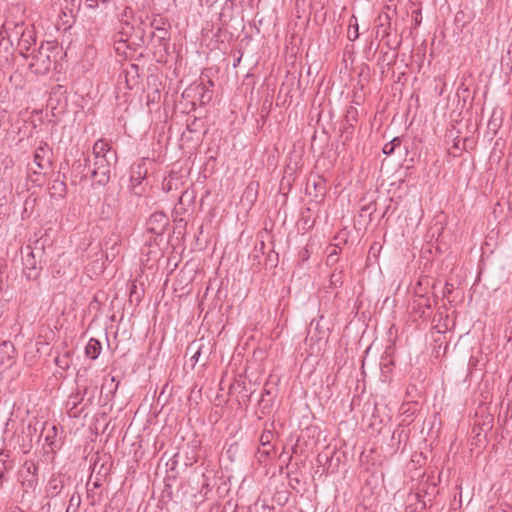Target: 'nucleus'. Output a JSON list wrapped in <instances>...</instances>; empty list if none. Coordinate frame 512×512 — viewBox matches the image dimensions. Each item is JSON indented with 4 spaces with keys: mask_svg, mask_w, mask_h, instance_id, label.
Here are the masks:
<instances>
[{
    "mask_svg": "<svg viewBox=\"0 0 512 512\" xmlns=\"http://www.w3.org/2000/svg\"><path fill=\"white\" fill-rule=\"evenodd\" d=\"M413 18H414L415 27L419 26L421 24V20H422L421 11L420 10H415L413 12Z\"/></svg>",
    "mask_w": 512,
    "mask_h": 512,
    "instance_id": "61",
    "label": "nucleus"
},
{
    "mask_svg": "<svg viewBox=\"0 0 512 512\" xmlns=\"http://www.w3.org/2000/svg\"><path fill=\"white\" fill-rule=\"evenodd\" d=\"M50 195L53 198H64L67 193V185L65 181L59 180L58 178L53 180L51 185Z\"/></svg>",
    "mask_w": 512,
    "mask_h": 512,
    "instance_id": "26",
    "label": "nucleus"
},
{
    "mask_svg": "<svg viewBox=\"0 0 512 512\" xmlns=\"http://www.w3.org/2000/svg\"><path fill=\"white\" fill-rule=\"evenodd\" d=\"M310 208H305L302 212H301V221L303 222V228L304 229H311L314 225V221H311L310 220Z\"/></svg>",
    "mask_w": 512,
    "mask_h": 512,
    "instance_id": "48",
    "label": "nucleus"
},
{
    "mask_svg": "<svg viewBox=\"0 0 512 512\" xmlns=\"http://www.w3.org/2000/svg\"><path fill=\"white\" fill-rule=\"evenodd\" d=\"M58 54L59 48L56 42H42L40 47L34 49L29 55L31 62L28 66L36 75H45L50 71L52 64L57 62Z\"/></svg>",
    "mask_w": 512,
    "mask_h": 512,
    "instance_id": "2",
    "label": "nucleus"
},
{
    "mask_svg": "<svg viewBox=\"0 0 512 512\" xmlns=\"http://www.w3.org/2000/svg\"><path fill=\"white\" fill-rule=\"evenodd\" d=\"M156 237V235H150L146 240V245L150 248L157 247L160 250V245L164 240H159L158 238L156 239Z\"/></svg>",
    "mask_w": 512,
    "mask_h": 512,
    "instance_id": "54",
    "label": "nucleus"
},
{
    "mask_svg": "<svg viewBox=\"0 0 512 512\" xmlns=\"http://www.w3.org/2000/svg\"><path fill=\"white\" fill-rule=\"evenodd\" d=\"M52 150L49 148L47 143L41 144L34 153V163L37 165L40 171H34V173H41L49 169L52 165Z\"/></svg>",
    "mask_w": 512,
    "mask_h": 512,
    "instance_id": "12",
    "label": "nucleus"
},
{
    "mask_svg": "<svg viewBox=\"0 0 512 512\" xmlns=\"http://www.w3.org/2000/svg\"><path fill=\"white\" fill-rule=\"evenodd\" d=\"M150 26L153 31H156L160 30V28H168L170 27V24L167 19L161 17L160 15H154L150 22Z\"/></svg>",
    "mask_w": 512,
    "mask_h": 512,
    "instance_id": "40",
    "label": "nucleus"
},
{
    "mask_svg": "<svg viewBox=\"0 0 512 512\" xmlns=\"http://www.w3.org/2000/svg\"><path fill=\"white\" fill-rule=\"evenodd\" d=\"M87 499L91 506H95L100 501V495L96 498L93 489L87 488Z\"/></svg>",
    "mask_w": 512,
    "mask_h": 512,
    "instance_id": "57",
    "label": "nucleus"
},
{
    "mask_svg": "<svg viewBox=\"0 0 512 512\" xmlns=\"http://www.w3.org/2000/svg\"><path fill=\"white\" fill-rule=\"evenodd\" d=\"M190 90H193L195 95L199 97L201 105H206L212 100L213 90L207 87V85L203 82L202 79L200 83L192 86Z\"/></svg>",
    "mask_w": 512,
    "mask_h": 512,
    "instance_id": "21",
    "label": "nucleus"
},
{
    "mask_svg": "<svg viewBox=\"0 0 512 512\" xmlns=\"http://www.w3.org/2000/svg\"><path fill=\"white\" fill-rule=\"evenodd\" d=\"M335 454H336L335 451H332V452L323 451L318 454L317 463L324 467L323 472L328 474V473H334L337 470L339 462H340V458L337 457L336 463L334 464V455Z\"/></svg>",
    "mask_w": 512,
    "mask_h": 512,
    "instance_id": "18",
    "label": "nucleus"
},
{
    "mask_svg": "<svg viewBox=\"0 0 512 512\" xmlns=\"http://www.w3.org/2000/svg\"><path fill=\"white\" fill-rule=\"evenodd\" d=\"M109 386H110V393H111L112 395H114V394L116 393L117 389H118L119 381H116V378H115L114 376H112V377L110 378V384H109Z\"/></svg>",
    "mask_w": 512,
    "mask_h": 512,
    "instance_id": "59",
    "label": "nucleus"
},
{
    "mask_svg": "<svg viewBox=\"0 0 512 512\" xmlns=\"http://www.w3.org/2000/svg\"><path fill=\"white\" fill-rule=\"evenodd\" d=\"M71 476L59 473L58 475H53L47 485V494L50 498H55L59 496L62 491L71 484Z\"/></svg>",
    "mask_w": 512,
    "mask_h": 512,
    "instance_id": "11",
    "label": "nucleus"
},
{
    "mask_svg": "<svg viewBox=\"0 0 512 512\" xmlns=\"http://www.w3.org/2000/svg\"><path fill=\"white\" fill-rule=\"evenodd\" d=\"M15 354V347L12 342L10 341H2V365L5 364L4 356L7 357L8 364L7 366L10 367L13 364Z\"/></svg>",
    "mask_w": 512,
    "mask_h": 512,
    "instance_id": "31",
    "label": "nucleus"
},
{
    "mask_svg": "<svg viewBox=\"0 0 512 512\" xmlns=\"http://www.w3.org/2000/svg\"><path fill=\"white\" fill-rule=\"evenodd\" d=\"M147 167L146 160L142 159L139 163H134L131 166V174H130V183L131 190L136 195L142 194V189H140V185L142 181L147 177Z\"/></svg>",
    "mask_w": 512,
    "mask_h": 512,
    "instance_id": "10",
    "label": "nucleus"
},
{
    "mask_svg": "<svg viewBox=\"0 0 512 512\" xmlns=\"http://www.w3.org/2000/svg\"><path fill=\"white\" fill-rule=\"evenodd\" d=\"M176 475H167L164 479V488L161 493V501L162 502H169L173 499V489L172 485L169 483L170 480H175Z\"/></svg>",
    "mask_w": 512,
    "mask_h": 512,
    "instance_id": "32",
    "label": "nucleus"
},
{
    "mask_svg": "<svg viewBox=\"0 0 512 512\" xmlns=\"http://www.w3.org/2000/svg\"><path fill=\"white\" fill-rule=\"evenodd\" d=\"M203 337L192 341L186 348V355L190 356V362L192 368L199 361L202 356Z\"/></svg>",
    "mask_w": 512,
    "mask_h": 512,
    "instance_id": "20",
    "label": "nucleus"
},
{
    "mask_svg": "<svg viewBox=\"0 0 512 512\" xmlns=\"http://www.w3.org/2000/svg\"><path fill=\"white\" fill-rule=\"evenodd\" d=\"M358 110L354 106L346 109L340 128V137L343 139V145L353 138L354 126L358 121Z\"/></svg>",
    "mask_w": 512,
    "mask_h": 512,
    "instance_id": "7",
    "label": "nucleus"
},
{
    "mask_svg": "<svg viewBox=\"0 0 512 512\" xmlns=\"http://www.w3.org/2000/svg\"><path fill=\"white\" fill-rule=\"evenodd\" d=\"M110 151L111 147L105 140H97L93 145L94 160H96V157L108 158L107 154L110 153Z\"/></svg>",
    "mask_w": 512,
    "mask_h": 512,
    "instance_id": "27",
    "label": "nucleus"
},
{
    "mask_svg": "<svg viewBox=\"0 0 512 512\" xmlns=\"http://www.w3.org/2000/svg\"><path fill=\"white\" fill-rule=\"evenodd\" d=\"M20 440L24 442V437L22 435L16 434V431L12 433L11 438L6 442V438H2V442L5 447H2L1 455L6 459L2 460V469L10 470L14 466L15 458L19 454L27 453V450L24 448V444H20Z\"/></svg>",
    "mask_w": 512,
    "mask_h": 512,
    "instance_id": "4",
    "label": "nucleus"
},
{
    "mask_svg": "<svg viewBox=\"0 0 512 512\" xmlns=\"http://www.w3.org/2000/svg\"><path fill=\"white\" fill-rule=\"evenodd\" d=\"M115 0H85L86 6L89 9H96L102 7L103 9L114 3Z\"/></svg>",
    "mask_w": 512,
    "mask_h": 512,
    "instance_id": "43",
    "label": "nucleus"
},
{
    "mask_svg": "<svg viewBox=\"0 0 512 512\" xmlns=\"http://www.w3.org/2000/svg\"><path fill=\"white\" fill-rule=\"evenodd\" d=\"M151 39L158 48L155 53H159L161 58L166 57L169 54L170 48V32L168 28H160V30L153 31L151 33Z\"/></svg>",
    "mask_w": 512,
    "mask_h": 512,
    "instance_id": "13",
    "label": "nucleus"
},
{
    "mask_svg": "<svg viewBox=\"0 0 512 512\" xmlns=\"http://www.w3.org/2000/svg\"><path fill=\"white\" fill-rule=\"evenodd\" d=\"M434 303H437V301H431L429 297L420 295L419 299L415 301L414 309L419 314L420 318L425 319L428 317L426 310H431Z\"/></svg>",
    "mask_w": 512,
    "mask_h": 512,
    "instance_id": "22",
    "label": "nucleus"
},
{
    "mask_svg": "<svg viewBox=\"0 0 512 512\" xmlns=\"http://www.w3.org/2000/svg\"><path fill=\"white\" fill-rule=\"evenodd\" d=\"M204 126V121L201 118L193 116L192 119L187 120V130L191 133L198 132Z\"/></svg>",
    "mask_w": 512,
    "mask_h": 512,
    "instance_id": "42",
    "label": "nucleus"
},
{
    "mask_svg": "<svg viewBox=\"0 0 512 512\" xmlns=\"http://www.w3.org/2000/svg\"><path fill=\"white\" fill-rule=\"evenodd\" d=\"M232 512H252V510L250 507H238L235 505Z\"/></svg>",
    "mask_w": 512,
    "mask_h": 512,
    "instance_id": "64",
    "label": "nucleus"
},
{
    "mask_svg": "<svg viewBox=\"0 0 512 512\" xmlns=\"http://www.w3.org/2000/svg\"><path fill=\"white\" fill-rule=\"evenodd\" d=\"M133 17H134L133 9L129 6H126L120 15V22L122 23L123 20H128V22H130V19H132Z\"/></svg>",
    "mask_w": 512,
    "mask_h": 512,
    "instance_id": "55",
    "label": "nucleus"
},
{
    "mask_svg": "<svg viewBox=\"0 0 512 512\" xmlns=\"http://www.w3.org/2000/svg\"><path fill=\"white\" fill-rule=\"evenodd\" d=\"M230 390L237 392V401L239 405L248 408L252 395L256 391V384L251 380L236 381L231 385Z\"/></svg>",
    "mask_w": 512,
    "mask_h": 512,
    "instance_id": "9",
    "label": "nucleus"
},
{
    "mask_svg": "<svg viewBox=\"0 0 512 512\" xmlns=\"http://www.w3.org/2000/svg\"><path fill=\"white\" fill-rule=\"evenodd\" d=\"M265 243L261 240L258 244L255 245L253 251L249 254V261L251 263L252 268H258L262 262L261 258L265 254Z\"/></svg>",
    "mask_w": 512,
    "mask_h": 512,
    "instance_id": "23",
    "label": "nucleus"
},
{
    "mask_svg": "<svg viewBox=\"0 0 512 512\" xmlns=\"http://www.w3.org/2000/svg\"><path fill=\"white\" fill-rule=\"evenodd\" d=\"M111 165L109 158L96 157L94 168L91 170V177L96 183L105 186L110 181Z\"/></svg>",
    "mask_w": 512,
    "mask_h": 512,
    "instance_id": "8",
    "label": "nucleus"
},
{
    "mask_svg": "<svg viewBox=\"0 0 512 512\" xmlns=\"http://www.w3.org/2000/svg\"><path fill=\"white\" fill-rule=\"evenodd\" d=\"M16 424V421L15 420H12V419H9L6 423H5V429H4V434L5 435H8L11 431L12 428H14Z\"/></svg>",
    "mask_w": 512,
    "mask_h": 512,
    "instance_id": "60",
    "label": "nucleus"
},
{
    "mask_svg": "<svg viewBox=\"0 0 512 512\" xmlns=\"http://www.w3.org/2000/svg\"><path fill=\"white\" fill-rule=\"evenodd\" d=\"M453 290H454L453 284L446 282L444 289H443V296L446 297V296L450 295L453 292Z\"/></svg>",
    "mask_w": 512,
    "mask_h": 512,
    "instance_id": "62",
    "label": "nucleus"
},
{
    "mask_svg": "<svg viewBox=\"0 0 512 512\" xmlns=\"http://www.w3.org/2000/svg\"><path fill=\"white\" fill-rule=\"evenodd\" d=\"M80 505L81 495L78 491H75L69 499V504L65 512H78Z\"/></svg>",
    "mask_w": 512,
    "mask_h": 512,
    "instance_id": "38",
    "label": "nucleus"
},
{
    "mask_svg": "<svg viewBox=\"0 0 512 512\" xmlns=\"http://www.w3.org/2000/svg\"><path fill=\"white\" fill-rule=\"evenodd\" d=\"M258 190L259 183L252 181L245 188L242 198L252 206L257 200Z\"/></svg>",
    "mask_w": 512,
    "mask_h": 512,
    "instance_id": "25",
    "label": "nucleus"
},
{
    "mask_svg": "<svg viewBox=\"0 0 512 512\" xmlns=\"http://www.w3.org/2000/svg\"><path fill=\"white\" fill-rule=\"evenodd\" d=\"M102 346L101 342L96 338H90L85 346V355L91 360H95L100 355Z\"/></svg>",
    "mask_w": 512,
    "mask_h": 512,
    "instance_id": "24",
    "label": "nucleus"
},
{
    "mask_svg": "<svg viewBox=\"0 0 512 512\" xmlns=\"http://www.w3.org/2000/svg\"><path fill=\"white\" fill-rule=\"evenodd\" d=\"M312 186L315 190V195L314 197L317 198V197H324L325 193H326V180L323 176H317L313 182H312Z\"/></svg>",
    "mask_w": 512,
    "mask_h": 512,
    "instance_id": "33",
    "label": "nucleus"
},
{
    "mask_svg": "<svg viewBox=\"0 0 512 512\" xmlns=\"http://www.w3.org/2000/svg\"><path fill=\"white\" fill-rule=\"evenodd\" d=\"M347 236H348V233L346 231H341L340 233H338V235L335 237V239L339 240V242L333 244L332 248H336L340 253L341 249H342L341 245L347 243Z\"/></svg>",
    "mask_w": 512,
    "mask_h": 512,
    "instance_id": "50",
    "label": "nucleus"
},
{
    "mask_svg": "<svg viewBox=\"0 0 512 512\" xmlns=\"http://www.w3.org/2000/svg\"><path fill=\"white\" fill-rule=\"evenodd\" d=\"M211 348L212 346L210 341L203 338L202 356L205 357L206 361L208 360L211 353Z\"/></svg>",
    "mask_w": 512,
    "mask_h": 512,
    "instance_id": "56",
    "label": "nucleus"
},
{
    "mask_svg": "<svg viewBox=\"0 0 512 512\" xmlns=\"http://www.w3.org/2000/svg\"><path fill=\"white\" fill-rule=\"evenodd\" d=\"M339 254L340 253L336 248H332V250L327 255L326 264L334 265L335 263H337Z\"/></svg>",
    "mask_w": 512,
    "mask_h": 512,
    "instance_id": "53",
    "label": "nucleus"
},
{
    "mask_svg": "<svg viewBox=\"0 0 512 512\" xmlns=\"http://www.w3.org/2000/svg\"><path fill=\"white\" fill-rule=\"evenodd\" d=\"M139 66L137 64H129L119 75L118 82H125L128 89H133L139 83Z\"/></svg>",
    "mask_w": 512,
    "mask_h": 512,
    "instance_id": "14",
    "label": "nucleus"
},
{
    "mask_svg": "<svg viewBox=\"0 0 512 512\" xmlns=\"http://www.w3.org/2000/svg\"><path fill=\"white\" fill-rule=\"evenodd\" d=\"M267 386L268 384L266 383L258 401V412L261 416L270 414L276 396L275 393H273Z\"/></svg>",
    "mask_w": 512,
    "mask_h": 512,
    "instance_id": "16",
    "label": "nucleus"
},
{
    "mask_svg": "<svg viewBox=\"0 0 512 512\" xmlns=\"http://www.w3.org/2000/svg\"><path fill=\"white\" fill-rule=\"evenodd\" d=\"M347 236H348V233L346 231H341L340 233H338V235L335 237V239L339 240V242L333 244L332 248H336L340 253L341 249H342L341 245L347 243Z\"/></svg>",
    "mask_w": 512,
    "mask_h": 512,
    "instance_id": "51",
    "label": "nucleus"
},
{
    "mask_svg": "<svg viewBox=\"0 0 512 512\" xmlns=\"http://www.w3.org/2000/svg\"><path fill=\"white\" fill-rule=\"evenodd\" d=\"M97 387H92L91 389H89L88 387H85L84 388V391H83V396L81 398H79V395H75L74 397H70V399L74 398L75 401H73V408L76 407V405L78 403H80L81 401L84 400L85 396L88 395L89 392L90 395L88 397V402L91 403L92 402V399L94 398V394H95V391H96Z\"/></svg>",
    "mask_w": 512,
    "mask_h": 512,
    "instance_id": "44",
    "label": "nucleus"
},
{
    "mask_svg": "<svg viewBox=\"0 0 512 512\" xmlns=\"http://www.w3.org/2000/svg\"><path fill=\"white\" fill-rule=\"evenodd\" d=\"M427 457L423 452H414L411 456V463L415 466L422 467L426 464Z\"/></svg>",
    "mask_w": 512,
    "mask_h": 512,
    "instance_id": "47",
    "label": "nucleus"
},
{
    "mask_svg": "<svg viewBox=\"0 0 512 512\" xmlns=\"http://www.w3.org/2000/svg\"><path fill=\"white\" fill-rule=\"evenodd\" d=\"M175 228L174 230H177L178 233H181L182 229H185L187 223L183 218L175 219L174 220Z\"/></svg>",
    "mask_w": 512,
    "mask_h": 512,
    "instance_id": "58",
    "label": "nucleus"
},
{
    "mask_svg": "<svg viewBox=\"0 0 512 512\" xmlns=\"http://www.w3.org/2000/svg\"><path fill=\"white\" fill-rule=\"evenodd\" d=\"M27 255L26 258L23 260V273L27 277V279H36L39 274L41 268L37 266V263L35 261L34 252L31 250L30 246H27Z\"/></svg>",
    "mask_w": 512,
    "mask_h": 512,
    "instance_id": "17",
    "label": "nucleus"
},
{
    "mask_svg": "<svg viewBox=\"0 0 512 512\" xmlns=\"http://www.w3.org/2000/svg\"><path fill=\"white\" fill-rule=\"evenodd\" d=\"M178 454H175L168 462H167V475H173L175 474L177 476L176 467L178 464L177 460Z\"/></svg>",
    "mask_w": 512,
    "mask_h": 512,
    "instance_id": "52",
    "label": "nucleus"
},
{
    "mask_svg": "<svg viewBox=\"0 0 512 512\" xmlns=\"http://www.w3.org/2000/svg\"><path fill=\"white\" fill-rule=\"evenodd\" d=\"M69 357H70L69 353L64 354L62 357H56L55 358L56 365L63 370L68 369L70 366Z\"/></svg>",
    "mask_w": 512,
    "mask_h": 512,
    "instance_id": "49",
    "label": "nucleus"
},
{
    "mask_svg": "<svg viewBox=\"0 0 512 512\" xmlns=\"http://www.w3.org/2000/svg\"><path fill=\"white\" fill-rule=\"evenodd\" d=\"M279 256L273 249H271L265 257L264 265L270 268H275L278 265Z\"/></svg>",
    "mask_w": 512,
    "mask_h": 512,
    "instance_id": "45",
    "label": "nucleus"
},
{
    "mask_svg": "<svg viewBox=\"0 0 512 512\" xmlns=\"http://www.w3.org/2000/svg\"><path fill=\"white\" fill-rule=\"evenodd\" d=\"M323 318L324 316H320L319 320H312L310 323V329L313 328L318 333V340L328 337L329 335V328H325L321 325Z\"/></svg>",
    "mask_w": 512,
    "mask_h": 512,
    "instance_id": "35",
    "label": "nucleus"
},
{
    "mask_svg": "<svg viewBox=\"0 0 512 512\" xmlns=\"http://www.w3.org/2000/svg\"><path fill=\"white\" fill-rule=\"evenodd\" d=\"M502 124V113H500L499 116H497V111L494 110L490 120L488 121V129L492 131L494 134L497 133L498 129L500 128Z\"/></svg>",
    "mask_w": 512,
    "mask_h": 512,
    "instance_id": "39",
    "label": "nucleus"
},
{
    "mask_svg": "<svg viewBox=\"0 0 512 512\" xmlns=\"http://www.w3.org/2000/svg\"><path fill=\"white\" fill-rule=\"evenodd\" d=\"M380 24L377 27V34L382 32V38L388 37L390 35L391 29V16L388 13L380 14L378 17Z\"/></svg>",
    "mask_w": 512,
    "mask_h": 512,
    "instance_id": "29",
    "label": "nucleus"
},
{
    "mask_svg": "<svg viewBox=\"0 0 512 512\" xmlns=\"http://www.w3.org/2000/svg\"><path fill=\"white\" fill-rule=\"evenodd\" d=\"M422 477H426V480H421L418 485L416 497L418 498V503L420 504L421 509H426L427 501L431 503L433 498L439 493L437 489V483L435 482L433 472L426 476V473H423Z\"/></svg>",
    "mask_w": 512,
    "mask_h": 512,
    "instance_id": "6",
    "label": "nucleus"
},
{
    "mask_svg": "<svg viewBox=\"0 0 512 512\" xmlns=\"http://www.w3.org/2000/svg\"><path fill=\"white\" fill-rule=\"evenodd\" d=\"M402 144V137H394L391 141L386 143L382 149L383 153L387 156L392 155L395 152L397 147H400Z\"/></svg>",
    "mask_w": 512,
    "mask_h": 512,
    "instance_id": "36",
    "label": "nucleus"
},
{
    "mask_svg": "<svg viewBox=\"0 0 512 512\" xmlns=\"http://www.w3.org/2000/svg\"><path fill=\"white\" fill-rule=\"evenodd\" d=\"M23 468L28 474L32 475V479L29 480L30 482L37 481V472H38L37 464H35L32 461H25Z\"/></svg>",
    "mask_w": 512,
    "mask_h": 512,
    "instance_id": "46",
    "label": "nucleus"
},
{
    "mask_svg": "<svg viewBox=\"0 0 512 512\" xmlns=\"http://www.w3.org/2000/svg\"><path fill=\"white\" fill-rule=\"evenodd\" d=\"M393 367L394 361L392 359H389L387 355L385 357H382L380 363L382 381L386 382L390 380Z\"/></svg>",
    "mask_w": 512,
    "mask_h": 512,
    "instance_id": "30",
    "label": "nucleus"
},
{
    "mask_svg": "<svg viewBox=\"0 0 512 512\" xmlns=\"http://www.w3.org/2000/svg\"><path fill=\"white\" fill-rule=\"evenodd\" d=\"M144 22L141 20L138 26H134L128 20L122 21L121 30L118 32L119 38L116 43H124L126 48L136 51L145 44Z\"/></svg>",
    "mask_w": 512,
    "mask_h": 512,
    "instance_id": "3",
    "label": "nucleus"
},
{
    "mask_svg": "<svg viewBox=\"0 0 512 512\" xmlns=\"http://www.w3.org/2000/svg\"><path fill=\"white\" fill-rule=\"evenodd\" d=\"M36 44V35L33 27L25 26V22L6 20L2 23V49L5 55H2V69L4 67H13L18 59L28 58L27 52L32 45Z\"/></svg>",
    "mask_w": 512,
    "mask_h": 512,
    "instance_id": "1",
    "label": "nucleus"
},
{
    "mask_svg": "<svg viewBox=\"0 0 512 512\" xmlns=\"http://www.w3.org/2000/svg\"><path fill=\"white\" fill-rule=\"evenodd\" d=\"M347 36L348 39L352 42L357 40L359 37V26L357 23V18L355 16H352L350 19Z\"/></svg>",
    "mask_w": 512,
    "mask_h": 512,
    "instance_id": "37",
    "label": "nucleus"
},
{
    "mask_svg": "<svg viewBox=\"0 0 512 512\" xmlns=\"http://www.w3.org/2000/svg\"><path fill=\"white\" fill-rule=\"evenodd\" d=\"M274 438V433L270 429H264L260 436L261 448H258L257 453L261 457L271 458L275 454V447L271 444Z\"/></svg>",
    "mask_w": 512,
    "mask_h": 512,
    "instance_id": "15",
    "label": "nucleus"
},
{
    "mask_svg": "<svg viewBox=\"0 0 512 512\" xmlns=\"http://www.w3.org/2000/svg\"><path fill=\"white\" fill-rule=\"evenodd\" d=\"M409 440V432L399 425L392 433L391 436V447L393 448L394 452L400 450L401 444H404V447L406 446L407 442Z\"/></svg>",
    "mask_w": 512,
    "mask_h": 512,
    "instance_id": "19",
    "label": "nucleus"
},
{
    "mask_svg": "<svg viewBox=\"0 0 512 512\" xmlns=\"http://www.w3.org/2000/svg\"><path fill=\"white\" fill-rule=\"evenodd\" d=\"M231 505H232L231 501H228L227 504L225 506H223L222 508L219 505L216 507H213L211 509V512H226V507L231 506Z\"/></svg>",
    "mask_w": 512,
    "mask_h": 512,
    "instance_id": "63",
    "label": "nucleus"
},
{
    "mask_svg": "<svg viewBox=\"0 0 512 512\" xmlns=\"http://www.w3.org/2000/svg\"><path fill=\"white\" fill-rule=\"evenodd\" d=\"M396 58V54H390L388 51L381 52V55L378 60V65H380L382 69H384L385 67L390 68L392 65H394Z\"/></svg>",
    "mask_w": 512,
    "mask_h": 512,
    "instance_id": "34",
    "label": "nucleus"
},
{
    "mask_svg": "<svg viewBox=\"0 0 512 512\" xmlns=\"http://www.w3.org/2000/svg\"><path fill=\"white\" fill-rule=\"evenodd\" d=\"M170 225L169 217L163 211L152 213L146 221L145 233L156 235V239L164 240V234Z\"/></svg>",
    "mask_w": 512,
    "mask_h": 512,
    "instance_id": "5",
    "label": "nucleus"
},
{
    "mask_svg": "<svg viewBox=\"0 0 512 512\" xmlns=\"http://www.w3.org/2000/svg\"><path fill=\"white\" fill-rule=\"evenodd\" d=\"M344 284V269L343 268H335L333 272L330 274L329 278V288L330 289H338L341 288Z\"/></svg>",
    "mask_w": 512,
    "mask_h": 512,
    "instance_id": "28",
    "label": "nucleus"
},
{
    "mask_svg": "<svg viewBox=\"0 0 512 512\" xmlns=\"http://www.w3.org/2000/svg\"><path fill=\"white\" fill-rule=\"evenodd\" d=\"M376 211V201H370L368 204L364 205L360 209L359 216L364 217L367 214L368 223L372 221V215Z\"/></svg>",
    "mask_w": 512,
    "mask_h": 512,
    "instance_id": "41",
    "label": "nucleus"
}]
</instances>
